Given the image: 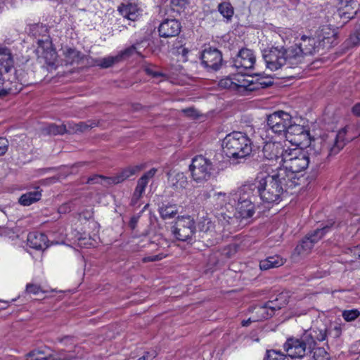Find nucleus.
I'll list each match as a JSON object with an SVG mask.
<instances>
[{
  "mask_svg": "<svg viewBox=\"0 0 360 360\" xmlns=\"http://www.w3.org/2000/svg\"><path fill=\"white\" fill-rule=\"evenodd\" d=\"M324 49V39L303 35L299 44L288 49L284 46H272L264 49L263 58L266 68L275 71L282 67L292 68L303 61L304 56L319 53Z\"/></svg>",
  "mask_w": 360,
  "mask_h": 360,
  "instance_id": "f257e3e1",
  "label": "nucleus"
},
{
  "mask_svg": "<svg viewBox=\"0 0 360 360\" xmlns=\"http://www.w3.org/2000/svg\"><path fill=\"white\" fill-rule=\"evenodd\" d=\"M257 180L260 200L266 203L279 202L285 192L295 187V184L286 178V174L278 169Z\"/></svg>",
  "mask_w": 360,
  "mask_h": 360,
  "instance_id": "f03ea898",
  "label": "nucleus"
},
{
  "mask_svg": "<svg viewBox=\"0 0 360 360\" xmlns=\"http://www.w3.org/2000/svg\"><path fill=\"white\" fill-rule=\"evenodd\" d=\"M287 151L288 153L284 155L283 166L278 169L285 174L286 178L294 183L295 186H300L305 180L300 172L309 166V160L304 151H302L300 148L287 147Z\"/></svg>",
  "mask_w": 360,
  "mask_h": 360,
  "instance_id": "7ed1b4c3",
  "label": "nucleus"
},
{
  "mask_svg": "<svg viewBox=\"0 0 360 360\" xmlns=\"http://www.w3.org/2000/svg\"><path fill=\"white\" fill-rule=\"evenodd\" d=\"M259 191L257 180L243 184L238 189L235 199L237 201V217L249 219L254 215L256 205L260 200Z\"/></svg>",
  "mask_w": 360,
  "mask_h": 360,
  "instance_id": "20e7f679",
  "label": "nucleus"
},
{
  "mask_svg": "<svg viewBox=\"0 0 360 360\" xmlns=\"http://www.w3.org/2000/svg\"><path fill=\"white\" fill-rule=\"evenodd\" d=\"M348 126L341 129L335 135L333 143L331 146H327L326 151L323 152L321 146H309L307 150L304 151L308 157L309 165L313 167H317L323 161L325 158L338 154L346 145L348 141L345 139Z\"/></svg>",
  "mask_w": 360,
  "mask_h": 360,
  "instance_id": "39448f33",
  "label": "nucleus"
},
{
  "mask_svg": "<svg viewBox=\"0 0 360 360\" xmlns=\"http://www.w3.org/2000/svg\"><path fill=\"white\" fill-rule=\"evenodd\" d=\"M223 151L233 160L243 159L248 156L252 149V142L244 133L233 131L223 139Z\"/></svg>",
  "mask_w": 360,
  "mask_h": 360,
  "instance_id": "423d86ee",
  "label": "nucleus"
},
{
  "mask_svg": "<svg viewBox=\"0 0 360 360\" xmlns=\"http://www.w3.org/2000/svg\"><path fill=\"white\" fill-rule=\"evenodd\" d=\"M291 115L284 111H276L266 118V127L265 128L266 137L274 139L276 137L284 138L286 136L288 127L290 126Z\"/></svg>",
  "mask_w": 360,
  "mask_h": 360,
  "instance_id": "0eeeda50",
  "label": "nucleus"
},
{
  "mask_svg": "<svg viewBox=\"0 0 360 360\" xmlns=\"http://www.w3.org/2000/svg\"><path fill=\"white\" fill-rule=\"evenodd\" d=\"M191 177L198 184H203L210 179L214 167L212 162L202 155L195 156L189 166Z\"/></svg>",
  "mask_w": 360,
  "mask_h": 360,
  "instance_id": "6e6552de",
  "label": "nucleus"
},
{
  "mask_svg": "<svg viewBox=\"0 0 360 360\" xmlns=\"http://www.w3.org/2000/svg\"><path fill=\"white\" fill-rule=\"evenodd\" d=\"M333 221H328L322 228H318L314 231L309 233L301 241L300 244L297 245L295 250L299 255L308 254L313 248L315 243H316L323 236L328 232L334 224Z\"/></svg>",
  "mask_w": 360,
  "mask_h": 360,
  "instance_id": "1a4fd4ad",
  "label": "nucleus"
},
{
  "mask_svg": "<svg viewBox=\"0 0 360 360\" xmlns=\"http://www.w3.org/2000/svg\"><path fill=\"white\" fill-rule=\"evenodd\" d=\"M195 232V221L190 216L179 217L177 221L172 227L173 236L181 241L188 240L192 238Z\"/></svg>",
  "mask_w": 360,
  "mask_h": 360,
  "instance_id": "9d476101",
  "label": "nucleus"
},
{
  "mask_svg": "<svg viewBox=\"0 0 360 360\" xmlns=\"http://www.w3.org/2000/svg\"><path fill=\"white\" fill-rule=\"evenodd\" d=\"M288 356L292 359L302 358L312 352V347L307 344L304 334L300 339L289 338L283 345Z\"/></svg>",
  "mask_w": 360,
  "mask_h": 360,
  "instance_id": "9b49d317",
  "label": "nucleus"
},
{
  "mask_svg": "<svg viewBox=\"0 0 360 360\" xmlns=\"http://www.w3.org/2000/svg\"><path fill=\"white\" fill-rule=\"evenodd\" d=\"M287 153V148L282 142L273 141V139L265 142L262 148L264 158L269 160H276L281 158V162H283L284 155Z\"/></svg>",
  "mask_w": 360,
  "mask_h": 360,
  "instance_id": "f8f14e48",
  "label": "nucleus"
},
{
  "mask_svg": "<svg viewBox=\"0 0 360 360\" xmlns=\"http://www.w3.org/2000/svg\"><path fill=\"white\" fill-rule=\"evenodd\" d=\"M288 304L287 297L281 293L272 300H269L264 305L257 308V313L259 314L262 319H267L272 317L276 310H279Z\"/></svg>",
  "mask_w": 360,
  "mask_h": 360,
  "instance_id": "ddd939ff",
  "label": "nucleus"
},
{
  "mask_svg": "<svg viewBox=\"0 0 360 360\" xmlns=\"http://www.w3.org/2000/svg\"><path fill=\"white\" fill-rule=\"evenodd\" d=\"M37 58L40 62H44L48 65H53L55 64L57 58L56 51L52 48V43L50 40H41L37 41V47L35 50Z\"/></svg>",
  "mask_w": 360,
  "mask_h": 360,
  "instance_id": "4468645a",
  "label": "nucleus"
},
{
  "mask_svg": "<svg viewBox=\"0 0 360 360\" xmlns=\"http://www.w3.org/2000/svg\"><path fill=\"white\" fill-rule=\"evenodd\" d=\"M202 65L212 70H218L222 64L221 52L216 48L209 47L205 49L201 54Z\"/></svg>",
  "mask_w": 360,
  "mask_h": 360,
  "instance_id": "2eb2a0df",
  "label": "nucleus"
},
{
  "mask_svg": "<svg viewBox=\"0 0 360 360\" xmlns=\"http://www.w3.org/2000/svg\"><path fill=\"white\" fill-rule=\"evenodd\" d=\"M256 61L255 56L252 50L242 49L233 59V66L237 69H251Z\"/></svg>",
  "mask_w": 360,
  "mask_h": 360,
  "instance_id": "dca6fc26",
  "label": "nucleus"
},
{
  "mask_svg": "<svg viewBox=\"0 0 360 360\" xmlns=\"http://www.w3.org/2000/svg\"><path fill=\"white\" fill-rule=\"evenodd\" d=\"M85 356L84 349L82 347L75 345L73 349L56 351L54 354H49V358L50 360H77L82 359Z\"/></svg>",
  "mask_w": 360,
  "mask_h": 360,
  "instance_id": "f3484780",
  "label": "nucleus"
},
{
  "mask_svg": "<svg viewBox=\"0 0 360 360\" xmlns=\"http://www.w3.org/2000/svg\"><path fill=\"white\" fill-rule=\"evenodd\" d=\"M181 30V22L176 19H165L158 27L161 37L168 38L179 35Z\"/></svg>",
  "mask_w": 360,
  "mask_h": 360,
  "instance_id": "a211bd4d",
  "label": "nucleus"
},
{
  "mask_svg": "<svg viewBox=\"0 0 360 360\" xmlns=\"http://www.w3.org/2000/svg\"><path fill=\"white\" fill-rule=\"evenodd\" d=\"M167 175L168 184L173 190L181 191L188 186V177L184 173L173 170L167 172Z\"/></svg>",
  "mask_w": 360,
  "mask_h": 360,
  "instance_id": "6ab92c4d",
  "label": "nucleus"
},
{
  "mask_svg": "<svg viewBox=\"0 0 360 360\" xmlns=\"http://www.w3.org/2000/svg\"><path fill=\"white\" fill-rule=\"evenodd\" d=\"M304 338L307 344L314 349L316 341H323L327 337L326 328L324 326L321 327H311L304 331Z\"/></svg>",
  "mask_w": 360,
  "mask_h": 360,
  "instance_id": "aec40b11",
  "label": "nucleus"
},
{
  "mask_svg": "<svg viewBox=\"0 0 360 360\" xmlns=\"http://www.w3.org/2000/svg\"><path fill=\"white\" fill-rule=\"evenodd\" d=\"M143 168V166L142 165L127 167L120 170L116 175L110 176V179H108V185H116L122 183L142 170Z\"/></svg>",
  "mask_w": 360,
  "mask_h": 360,
  "instance_id": "412c9836",
  "label": "nucleus"
},
{
  "mask_svg": "<svg viewBox=\"0 0 360 360\" xmlns=\"http://www.w3.org/2000/svg\"><path fill=\"white\" fill-rule=\"evenodd\" d=\"M237 210L236 209L234 212L233 205H228L224 210L216 212L215 215L222 225L225 226L226 224H235L238 222V219L242 220V217H237Z\"/></svg>",
  "mask_w": 360,
  "mask_h": 360,
  "instance_id": "4be33fe9",
  "label": "nucleus"
},
{
  "mask_svg": "<svg viewBox=\"0 0 360 360\" xmlns=\"http://www.w3.org/2000/svg\"><path fill=\"white\" fill-rule=\"evenodd\" d=\"M359 5L351 0L349 3H345V6L338 10V15L342 20V22L347 23L352 19H354L358 13Z\"/></svg>",
  "mask_w": 360,
  "mask_h": 360,
  "instance_id": "5701e85b",
  "label": "nucleus"
},
{
  "mask_svg": "<svg viewBox=\"0 0 360 360\" xmlns=\"http://www.w3.org/2000/svg\"><path fill=\"white\" fill-rule=\"evenodd\" d=\"M47 236L42 233L32 232L27 236V244L35 250H44L48 247Z\"/></svg>",
  "mask_w": 360,
  "mask_h": 360,
  "instance_id": "b1692460",
  "label": "nucleus"
},
{
  "mask_svg": "<svg viewBox=\"0 0 360 360\" xmlns=\"http://www.w3.org/2000/svg\"><path fill=\"white\" fill-rule=\"evenodd\" d=\"M118 11L124 18L131 21L136 20L141 15V11L138 6L133 3L122 4L119 6Z\"/></svg>",
  "mask_w": 360,
  "mask_h": 360,
  "instance_id": "393cba45",
  "label": "nucleus"
},
{
  "mask_svg": "<svg viewBox=\"0 0 360 360\" xmlns=\"http://www.w3.org/2000/svg\"><path fill=\"white\" fill-rule=\"evenodd\" d=\"M13 59L8 48L0 49V70L7 73L13 68Z\"/></svg>",
  "mask_w": 360,
  "mask_h": 360,
  "instance_id": "a878e982",
  "label": "nucleus"
},
{
  "mask_svg": "<svg viewBox=\"0 0 360 360\" xmlns=\"http://www.w3.org/2000/svg\"><path fill=\"white\" fill-rule=\"evenodd\" d=\"M158 212L163 219H172L179 213L176 205L169 202L162 203L158 207Z\"/></svg>",
  "mask_w": 360,
  "mask_h": 360,
  "instance_id": "bb28decb",
  "label": "nucleus"
},
{
  "mask_svg": "<svg viewBox=\"0 0 360 360\" xmlns=\"http://www.w3.org/2000/svg\"><path fill=\"white\" fill-rule=\"evenodd\" d=\"M96 126H97V124L91 120L78 123H68L69 133L84 132Z\"/></svg>",
  "mask_w": 360,
  "mask_h": 360,
  "instance_id": "cd10ccee",
  "label": "nucleus"
},
{
  "mask_svg": "<svg viewBox=\"0 0 360 360\" xmlns=\"http://www.w3.org/2000/svg\"><path fill=\"white\" fill-rule=\"evenodd\" d=\"M213 205L215 208L216 212H218L221 210H224L228 207V205H231L229 203V198L226 193L219 192L214 195L213 196Z\"/></svg>",
  "mask_w": 360,
  "mask_h": 360,
  "instance_id": "c85d7f7f",
  "label": "nucleus"
},
{
  "mask_svg": "<svg viewBox=\"0 0 360 360\" xmlns=\"http://www.w3.org/2000/svg\"><path fill=\"white\" fill-rule=\"evenodd\" d=\"M283 259L280 257L275 255L260 261L259 267L262 270H268L271 268L278 267L283 265Z\"/></svg>",
  "mask_w": 360,
  "mask_h": 360,
  "instance_id": "c756f323",
  "label": "nucleus"
},
{
  "mask_svg": "<svg viewBox=\"0 0 360 360\" xmlns=\"http://www.w3.org/2000/svg\"><path fill=\"white\" fill-rule=\"evenodd\" d=\"M41 192L34 191L27 192L20 196L19 198V202L20 205L24 206H29L32 203L39 200L41 199Z\"/></svg>",
  "mask_w": 360,
  "mask_h": 360,
  "instance_id": "7c9ffc66",
  "label": "nucleus"
},
{
  "mask_svg": "<svg viewBox=\"0 0 360 360\" xmlns=\"http://www.w3.org/2000/svg\"><path fill=\"white\" fill-rule=\"evenodd\" d=\"M122 61V56H108L96 59V65L101 68H108Z\"/></svg>",
  "mask_w": 360,
  "mask_h": 360,
  "instance_id": "2f4dec72",
  "label": "nucleus"
},
{
  "mask_svg": "<svg viewBox=\"0 0 360 360\" xmlns=\"http://www.w3.org/2000/svg\"><path fill=\"white\" fill-rule=\"evenodd\" d=\"M63 54L67 64L77 63L82 59L81 53L75 49L68 48L63 51Z\"/></svg>",
  "mask_w": 360,
  "mask_h": 360,
  "instance_id": "473e14b6",
  "label": "nucleus"
},
{
  "mask_svg": "<svg viewBox=\"0 0 360 360\" xmlns=\"http://www.w3.org/2000/svg\"><path fill=\"white\" fill-rule=\"evenodd\" d=\"M217 8L220 14L225 18L227 21L231 20L234 14V8L229 1H223L220 3L218 5Z\"/></svg>",
  "mask_w": 360,
  "mask_h": 360,
  "instance_id": "72a5a7b5",
  "label": "nucleus"
},
{
  "mask_svg": "<svg viewBox=\"0 0 360 360\" xmlns=\"http://www.w3.org/2000/svg\"><path fill=\"white\" fill-rule=\"evenodd\" d=\"M290 135L307 137L309 135V133L308 131L305 130L302 126L300 124H292L291 120L290 122V126L288 127V130L286 131V136H284V138L288 139L289 136Z\"/></svg>",
  "mask_w": 360,
  "mask_h": 360,
  "instance_id": "f704fd0d",
  "label": "nucleus"
},
{
  "mask_svg": "<svg viewBox=\"0 0 360 360\" xmlns=\"http://www.w3.org/2000/svg\"><path fill=\"white\" fill-rule=\"evenodd\" d=\"M47 134L49 135H63L65 133H69V128L68 129L65 124L56 125L51 124L47 126L44 129Z\"/></svg>",
  "mask_w": 360,
  "mask_h": 360,
  "instance_id": "c9c22d12",
  "label": "nucleus"
},
{
  "mask_svg": "<svg viewBox=\"0 0 360 360\" xmlns=\"http://www.w3.org/2000/svg\"><path fill=\"white\" fill-rule=\"evenodd\" d=\"M233 79L236 82L235 84L236 89L239 88H243L247 90H254L256 87H251L253 84L252 81H250L248 79H245L243 75H239L233 77Z\"/></svg>",
  "mask_w": 360,
  "mask_h": 360,
  "instance_id": "e433bc0d",
  "label": "nucleus"
},
{
  "mask_svg": "<svg viewBox=\"0 0 360 360\" xmlns=\"http://www.w3.org/2000/svg\"><path fill=\"white\" fill-rule=\"evenodd\" d=\"M4 72L0 70V98H3L10 94H14L15 91L9 86V82L6 81L3 77Z\"/></svg>",
  "mask_w": 360,
  "mask_h": 360,
  "instance_id": "4c0bfd02",
  "label": "nucleus"
},
{
  "mask_svg": "<svg viewBox=\"0 0 360 360\" xmlns=\"http://www.w3.org/2000/svg\"><path fill=\"white\" fill-rule=\"evenodd\" d=\"M288 354L272 349L266 351L264 360H288Z\"/></svg>",
  "mask_w": 360,
  "mask_h": 360,
  "instance_id": "58836bf2",
  "label": "nucleus"
},
{
  "mask_svg": "<svg viewBox=\"0 0 360 360\" xmlns=\"http://www.w3.org/2000/svg\"><path fill=\"white\" fill-rule=\"evenodd\" d=\"M314 360H329V355L322 347H314L312 350Z\"/></svg>",
  "mask_w": 360,
  "mask_h": 360,
  "instance_id": "ea45409f",
  "label": "nucleus"
},
{
  "mask_svg": "<svg viewBox=\"0 0 360 360\" xmlns=\"http://www.w3.org/2000/svg\"><path fill=\"white\" fill-rule=\"evenodd\" d=\"M44 354V352L41 350L31 351L25 355V360H50L49 355L48 356H40Z\"/></svg>",
  "mask_w": 360,
  "mask_h": 360,
  "instance_id": "a19ab883",
  "label": "nucleus"
},
{
  "mask_svg": "<svg viewBox=\"0 0 360 360\" xmlns=\"http://www.w3.org/2000/svg\"><path fill=\"white\" fill-rule=\"evenodd\" d=\"M342 317L346 321H352L360 316V311L357 309L345 310L342 311Z\"/></svg>",
  "mask_w": 360,
  "mask_h": 360,
  "instance_id": "79ce46f5",
  "label": "nucleus"
},
{
  "mask_svg": "<svg viewBox=\"0 0 360 360\" xmlns=\"http://www.w3.org/2000/svg\"><path fill=\"white\" fill-rule=\"evenodd\" d=\"M157 67L152 64H146L143 66V70L148 75L152 76L153 77L157 78L162 77L164 75L156 70Z\"/></svg>",
  "mask_w": 360,
  "mask_h": 360,
  "instance_id": "37998d69",
  "label": "nucleus"
},
{
  "mask_svg": "<svg viewBox=\"0 0 360 360\" xmlns=\"http://www.w3.org/2000/svg\"><path fill=\"white\" fill-rule=\"evenodd\" d=\"M148 184V181L143 180V179L139 178L137 181V184L134 193H136L137 196L141 195L142 197Z\"/></svg>",
  "mask_w": 360,
  "mask_h": 360,
  "instance_id": "c03bdc74",
  "label": "nucleus"
},
{
  "mask_svg": "<svg viewBox=\"0 0 360 360\" xmlns=\"http://www.w3.org/2000/svg\"><path fill=\"white\" fill-rule=\"evenodd\" d=\"M110 179V176H105L100 174H94L92 176L88 178L86 183L87 184H98L100 183V180H104L105 182V186L108 185V179Z\"/></svg>",
  "mask_w": 360,
  "mask_h": 360,
  "instance_id": "a18cd8bd",
  "label": "nucleus"
},
{
  "mask_svg": "<svg viewBox=\"0 0 360 360\" xmlns=\"http://www.w3.org/2000/svg\"><path fill=\"white\" fill-rule=\"evenodd\" d=\"M235 84H236V82H235L233 78L231 79V78H229V77L222 79L219 82V85L221 87L231 89H236Z\"/></svg>",
  "mask_w": 360,
  "mask_h": 360,
  "instance_id": "49530a36",
  "label": "nucleus"
},
{
  "mask_svg": "<svg viewBox=\"0 0 360 360\" xmlns=\"http://www.w3.org/2000/svg\"><path fill=\"white\" fill-rule=\"evenodd\" d=\"M175 49V54L181 55L183 58V61H187L188 60V53L189 52L188 49L185 46L181 45L179 46L174 47Z\"/></svg>",
  "mask_w": 360,
  "mask_h": 360,
  "instance_id": "de8ad7c7",
  "label": "nucleus"
},
{
  "mask_svg": "<svg viewBox=\"0 0 360 360\" xmlns=\"http://www.w3.org/2000/svg\"><path fill=\"white\" fill-rule=\"evenodd\" d=\"M41 288L39 285L32 283H28L26 286V292L37 295L41 292Z\"/></svg>",
  "mask_w": 360,
  "mask_h": 360,
  "instance_id": "09e8293b",
  "label": "nucleus"
},
{
  "mask_svg": "<svg viewBox=\"0 0 360 360\" xmlns=\"http://www.w3.org/2000/svg\"><path fill=\"white\" fill-rule=\"evenodd\" d=\"M165 257V255L164 254L161 253V254H158V255H153V256L145 257L144 258H143V262H156V261H160Z\"/></svg>",
  "mask_w": 360,
  "mask_h": 360,
  "instance_id": "8fccbe9b",
  "label": "nucleus"
},
{
  "mask_svg": "<svg viewBox=\"0 0 360 360\" xmlns=\"http://www.w3.org/2000/svg\"><path fill=\"white\" fill-rule=\"evenodd\" d=\"M8 147V141L6 139L0 137V156L4 155Z\"/></svg>",
  "mask_w": 360,
  "mask_h": 360,
  "instance_id": "3c124183",
  "label": "nucleus"
},
{
  "mask_svg": "<svg viewBox=\"0 0 360 360\" xmlns=\"http://www.w3.org/2000/svg\"><path fill=\"white\" fill-rule=\"evenodd\" d=\"M157 169L152 168L147 172H146L143 175L141 176V179H143V180H146V181H149L150 179H152L157 172Z\"/></svg>",
  "mask_w": 360,
  "mask_h": 360,
  "instance_id": "603ef678",
  "label": "nucleus"
},
{
  "mask_svg": "<svg viewBox=\"0 0 360 360\" xmlns=\"http://www.w3.org/2000/svg\"><path fill=\"white\" fill-rule=\"evenodd\" d=\"M157 169L152 168L147 172H146L143 175L141 176V179H143V180H146V181H149L150 179H152L157 172Z\"/></svg>",
  "mask_w": 360,
  "mask_h": 360,
  "instance_id": "864d4df0",
  "label": "nucleus"
},
{
  "mask_svg": "<svg viewBox=\"0 0 360 360\" xmlns=\"http://www.w3.org/2000/svg\"><path fill=\"white\" fill-rule=\"evenodd\" d=\"M72 204V202H68V203H65V204L62 205L61 206H60V207L58 208L59 213L65 214L67 212H70L72 210V208H71Z\"/></svg>",
  "mask_w": 360,
  "mask_h": 360,
  "instance_id": "5fc2aeb1",
  "label": "nucleus"
},
{
  "mask_svg": "<svg viewBox=\"0 0 360 360\" xmlns=\"http://www.w3.org/2000/svg\"><path fill=\"white\" fill-rule=\"evenodd\" d=\"M140 218V214L134 215L131 217L130 221L129 222V226L131 229H134L136 227L137 223Z\"/></svg>",
  "mask_w": 360,
  "mask_h": 360,
  "instance_id": "6e6d98bb",
  "label": "nucleus"
},
{
  "mask_svg": "<svg viewBox=\"0 0 360 360\" xmlns=\"http://www.w3.org/2000/svg\"><path fill=\"white\" fill-rule=\"evenodd\" d=\"M189 0H171V4L179 8H184L188 4Z\"/></svg>",
  "mask_w": 360,
  "mask_h": 360,
  "instance_id": "4d7b16f0",
  "label": "nucleus"
},
{
  "mask_svg": "<svg viewBox=\"0 0 360 360\" xmlns=\"http://www.w3.org/2000/svg\"><path fill=\"white\" fill-rule=\"evenodd\" d=\"M182 111L188 116L193 117L196 116V110L193 108L184 109Z\"/></svg>",
  "mask_w": 360,
  "mask_h": 360,
  "instance_id": "13d9d810",
  "label": "nucleus"
},
{
  "mask_svg": "<svg viewBox=\"0 0 360 360\" xmlns=\"http://www.w3.org/2000/svg\"><path fill=\"white\" fill-rule=\"evenodd\" d=\"M133 51H134V49L129 48V49H127L124 51H122L118 55L122 56V60L124 57H128V56H131L132 54Z\"/></svg>",
  "mask_w": 360,
  "mask_h": 360,
  "instance_id": "bf43d9fd",
  "label": "nucleus"
},
{
  "mask_svg": "<svg viewBox=\"0 0 360 360\" xmlns=\"http://www.w3.org/2000/svg\"><path fill=\"white\" fill-rule=\"evenodd\" d=\"M352 111L354 115L356 116H360V103L355 104L352 107Z\"/></svg>",
  "mask_w": 360,
  "mask_h": 360,
  "instance_id": "052dcab7",
  "label": "nucleus"
},
{
  "mask_svg": "<svg viewBox=\"0 0 360 360\" xmlns=\"http://www.w3.org/2000/svg\"><path fill=\"white\" fill-rule=\"evenodd\" d=\"M141 198V195H138V196H137V195H136V193H133V195H132V198H131V203H130V204H131V205H132V206L136 205L138 203V202H139V199H140Z\"/></svg>",
  "mask_w": 360,
  "mask_h": 360,
  "instance_id": "680f3d73",
  "label": "nucleus"
},
{
  "mask_svg": "<svg viewBox=\"0 0 360 360\" xmlns=\"http://www.w3.org/2000/svg\"><path fill=\"white\" fill-rule=\"evenodd\" d=\"M350 41L354 45H357L360 42V37L358 35H354L350 37Z\"/></svg>",
  "mask_w": 360,
  "mask_h": 360,
  "instance_id": "e2e57ef3",
  "label": "nucleus"
},
{
  "mask_svg": "<svg viewBox=\"0 0 360 360\" xmlns=\"http://www.w3.org/2000/svg\"><path fill=\"white\" fill-rule=\"evenodd\" d=\"M272 84H273V82L270 80L268 82H266V81L259 82V85L261 86L262 88H266L269 86H271Z\"/></svg>",
  "mask_w": 360,
  "mask_h": 360,
  "instance_id": "0e129e2a",
  "label": "nucleus"
},
{
  "mask_svg": "<svg viewBox=\"0 0 360 360\" xmlns=\"http://www.w3.org/2000/svg\"><path fill=\"white\" fill-rule=\"evenodd\" d=\"M252 322V321L251 320V319H248L247 320H243L241 322V324L243 326H245V327H247Z\"/></svg>",
  "mask_w": 360,
  "mask_h": 360,
  "instance_id": "69168bd1",
  "label": "nucleus"
},
{
  "mask_svg": "<svg viewBox=\"0 0 360 360\" xmlns=\"http://www.w3.org/2000/svg\"><path fill=\"white\" fill-rule=\"evenodd\" d=\"M334 330L335 332V336L336 337H339L341 334V330H340V328L338 326H335V328H334Z\"/></svg>",
  "mask_w": 360,
  "mask_h": 360,
  "instance_id": "338daca9",
  "label": "nucleus"
},
{
  "mask_svg": "<svg viewBox=\"0 0 360 360\" xmlns=\"http://www.w3.org/2000/svg\"><path fill=\"white\" fill-rule=\"evenodd\" d=\"M69 339H71V338H70V337H69V336H65V337H64V338H60V339H58V340H59L60 342H63V341H65V340H69Z\"/></svg>",
  "mask_w": 360,
  "mask_h": 360,
  "instance_id": "774afa93",
  "label": "nucleus"
}]
</instances>
